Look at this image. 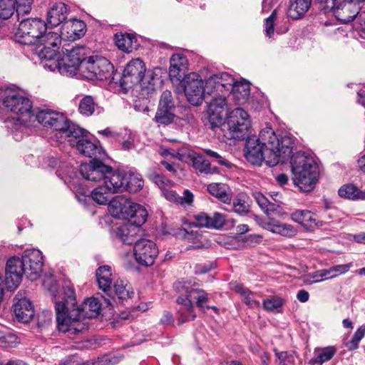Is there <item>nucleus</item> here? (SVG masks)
I'll return each instance as SVG.
<instances>
[{
  "label": "nucleus",
  "mask_w": 365,
  "mask_h": 365,
  "mask_svg": "<svg viewBox=\"0 0 365 365\" xmlns=\"http://www.w3.org/2000/svg\"><path fill=\"white\" fill-rule=\"evenodd\" d=\"M244 150L246 160L254 165L263 161L273 167L290 158L294 184L302 191L314 189L319 178V167L311 150H302L297 138H246Z\"/></svg>",
  "instance_id": "nucleus-1"
},
{
  "label": "nucleus",
  "mask_w": 365,
  "mask_h": 365,
  "mask_svg": "<svg viewBox=\"0 0 365 365\" xmlns=\"http://www.w3.org/2000/svg\"><path fill=\"white\" fill-rule=\"evenodd\" d=\"M52 295L59 331L76 334L88 329V319L81 315V311L74 309L76 306V295L70 280H65L61 289Z\"/></svg>",
  "instance_id": "nucleus-2"
},
{
  "label": "nucleus",
  "mask_w": 365,
  "mask_h": 365,
  "mask_svg": "<svg viewBox=\"0 0 365 365\" xmlns=\"http://www.w3.org/2000/svg\"><path fill=\"white\" fill-rule=\"evenodd\" d=\"M154 76L155 73L151 71L146 73L145 63L141 59L135 58L124 68L120 86L125 90L133 87L139 88L142 91V98H145V94L149 95L155 91Z\"/></svg>",
  "instance_id": "nucleus-3"
},
{
  "label": "nucleus",
  "mask_w": 365,
  "mask_h": 365,
  "mask_svg": "<svg viewBox=\"0 0 365 365\" xmlns=\"http://www.w3.org/2000/svg\"><path fill=\"white\" fill-rule=\"evenodd\" d=\"M36 118L43 127L64 134L66 137H87L90 134L61 112L41 110L37 113Z\"/></svg>",
  "instance_id": "nucleus-4"
},
{
  "label": "nucleus",
  "mask_w": 365,
  "mask_h": 365,
  "mask_svg": "<svg viewBox=\"0 0 365 365\" xmlns=\"http://www.w3.org/2000/svg\"><path fill=\"white\" fill-rule=\"evenodd\" d=\"M0 99L7 110L18 115L20 118H30L34 115L32 101L16 89H4Z\"/></svg>",
  "instance_id": "nucleus-5"
},
{
  "label": "nucleus",
  "mask_w": 365,
  "mask_h": 365,
  "mask_svg": "<svg viewBox=\"0 0 365 365\" xmlns=\"http://www.w3.org/2000/svg\"><path fill=\"white\" fill-rule=\"evenodd\" d=\"M113 66L106 58L89 56L81 65V75L89 80L106 81L113 79Z\"/></svg>",
  "instance_id": "nucleus-6"
},
{
  "label": "nucleus",
  "mask_w": 365,
  "mask_h": 365,
  "mask_svg": "<svg viewBox=\"0 0 365 365\" xmlns=\"http://www.w3.org/2000/svg\"><path fill=\"white\" fill-rule=\"evenodd\" d=\"M227 128L231 137H256L251 134V120L247 111L237 108L230 111L220 130Z\"/></svg>",
  "instance_id": "nucleus-7"
},
{
  "label": "nucleus",
  "mask_w": 365,
  "mask_h": 365,
  "mask_svg": "<svg viewBox=\"0 0 365 365\" xmlns=\"http://www.w3.org/2000/svg\"><path fill=\"white\" fill-rule=\"evenodd\" d=\"M113 207H114L113 215L118 218L128 220V224L136 226L138 229L147 220V210L140 204L125 200L123 202H115Z\"/></svg>",
  "instance_id": "nucleus-8"
},
{
  "label": "nucleus",
  "mask_w": 365,
  "mask_h": 365,
  "mask_svg": "<svg viewBox=\"0 0 365 365\" xmlns=\"http://www.w3.org/2000/svg\"><path fill=\"white\" fill-rule=\"evenodd\" d=\"M19 21L20 23L15 36L18 42L21 44H36L41 34L47 31L46 23L39 19H26Z\"/></svg>",
  "instance_id": "nucleus-9"
},
{
  "label": "nucleus",
  "mask_w": 365,
  "mask_h": 365,
  "mask_svg": "<svg viewBox=\"0 0 365 365\" xmlns=\"http://www.w3.org/2000/svg\"><path fill=\"white\" fill-rule=\"evenodd\" d=\"M143 182L140 174L116 171L110 176L112 189L118 192L128 191L135 193L143 188Z\"/></svg>",
  "instance_id": "nucleus-10"
},
{
  "label": "nucleus",
  "mask_w": 365,
  "mask_h": 365,
  "mask_svg": "<svg viewBox=\"0 0 365 365\" xmlns=\"http://www.w3.org/2000/svg\"><path fill=\"white\" fill-rule=\"evenodd\" d=\"M62 37L56 32L45 31L41 34L37 43L36 53L41 59L52 60L56 56Z\"/></svg>",
  "instance_id": "nucleus-11"
},
{
  "label": "nucleus",
  "mask_w": 365,
  "mask_h": 365,
  "mask_svg": "<svg viewBox=\"0 0 365 365\" xmlns=\"http://www.w3.org/2000/svg\"><path fill=\"white\" fill-rule=\"evenodd\" d=\"M115 172L110 166L105 165L98 159H93L89 163H83L79 168V173L84 179L93 182L103 180V183L110 178L109 176L115 174Z\"/></svg>",
  "instance_id": "nucleus-12"
},
{
  "label": "nucleus",
  "mask_w": 365,
  "mask_h": 365,
  "mask_svg": "<svg viewBox=\"0 0 365 365\" xmlns=\"http://www.w3.org/2000/svg\"><path fill=\"white\" fill-rule=\"evenodd\" d=\"M329 6L336 19L344 24L357 19L360 14L361 6L357 0H332Z\"/></svg>",
  "instance_id": "nucleus-13"
},
{
  "label": "nucleus",
  "mask_w": 365,
  "mask_h": 365,
  "mask_svg": "<svg viewBox=\"0 0 365 365\" xmlns=\"http://www.w3.org/2000/svg\"><path fill=\"white\" fill-rule=\"evenodd\" d=\"M133 250L136 262L145 267L153 265L159 253L156 244L145 238L137 240L135 242Z\"/></svg>",
  "instance_id": "nucleus-14"
},
{
  "label": "nucleus",
  "mask_w": 365,
  "mask_h": 365,
  "mask_svg": "<svg viewBox=\"0 0 365 365\" xmlns=\"http://www.w3.org/2000/svg\"><path fill=\"white\" fill-rule=\"evenodd\" d=\"M183 81L184 92L187 101L193 106L201 104L205 91L203 81L199 75L190 73L185 76Z\"/></svg>",
  "instance_id": "nucleus-15"
},
{
  "label": "nucleus",
  "mask_w": 365,
  "mask_h": 365,
  "mask_svg": "<svg viewBox=\"0 0 365 365\" xmlns=\"http://www.w3.org/2000/svg\"><path fill=\"white\" fill-rule=\"evenodd\" d=\"M174 287L179 292L180 296L187 299L191 303L195 302L196 306L202 312H205V307H207L209 302V294L205 290L180 282L175 283Z\"/></svg>",
  "instance_id": "nucleus-16"
},
{
  "label": "nucleus",
  "mask_w": 365,
  "mask_h": 365,
  "mask_svg": "<svg viewBox=\"0 0 365 365\" xmlns=\"http://www.w3.org/2000/svg\"><path fill=\"white\" fill-rule=\"evenodd\" d=\"M208 121L212 129L220 128L227 116V103L225 97L213 98L207 106Z\"/></svg>",
  "instance_id": "nucleus-17"
},
{
  "label": "nucleus",
  "mask_w": 365,
  "mask_h": 365,
  "mask_svg": "<svg viewBox=\"0 0 365 365\" xmlns=\"http://www.w3.org/2000/svg\"><path fill=\"white\" fill-rule=\"evenodd\" d=\"M23 274H26L24 262L17 257L7 260L5 268V284L7 289H15L20 284Z\"/></svg>",
  "instance_id": "nucleus-18"
},
{
  "label": "nucleus",
  "mask_w": 365,
  "mask_h": 365,
  "mask_svg": "<svg viewBox=\"0 0 365 365\" xmlns=\"http://www.w3.org/2000/svg\"><path fill=\"white\" fill-rule=\"evenodd\" d=\"M27 277L32 281L36 280L42 271L43 255L40 250L36 249L26 250L21 257Z\"/></svg>",
  "instance_id": "nucleus-19"
},
{
  "label": "nucleus",
  "mask_w": 365,
  "mask_h": 365,
  "mask_svg": "<svg viewBox=\"0 0 365 365\" xmlns=\"http://www.w3.org/2000/svg\"><path fill=\"white\" fill-rule=\"evenodd\" d=\"M86 25L78 19L66 21L60 28L61 36L66 41H76L86 34Z\"/></svg>",
  "instance_id": "nucleus-20"
},
{
  "label": "nucleus",
  "mask_w": 365,
  "mask_h": 365,
  "mask_svg": "<svg viewBox=\"0 0 365 365\" xmlns=\"http://www.w3.org/2000/svg\"><path fill=\"white\" fill-rule=\"evenodd\" d=\"M187 59L182 54H173L170 60L169 77L172 81L184 80L187 68Z\"/></svg>",
  "instance_id": "nucleus-21"
},
{
  "label": "nucleus",
  "mask_w": 365,
  "mask_h": 365,
  "mask_svg": "<svg viewBox=\"0 0 365 365\" xmlns=\"http://www.w3.org/2000/svg\"><path fill=\"white\" fill-rule=\"evenodd\" d=\"M76 148L81 155L93 159L101 158L104 154L102 148L98 145L97 138H93V140L90 138H79Z\"/></svg>",
  "instance_id": "nucleus-22"
},
{
  "label": "nucleus",
  "mask_w": 365,
  "mask_h": 365,
  "mask_svg": "<svg viewBox=\"0 0 365 365\" xmlns=\"http://www.w3.org/2000/svg\"><path fill=\"white\" fill-rule=\"evenodd\" d=\"M14 302V312L16 318L24 323L30 322L35 313L31 302L25 297H16Z\"/></svg>",
  "instance_id": "nucleus-23"
},
{
  "label": "nucleus",
  "mask_w": 365,
  "mask_h": 365,
  "mask_svg": "<svg viewBox=\"0 0 365 365\" xmlns=\"http://www.w3.org/2000/svg\"><path fill=\"white\" fill-rule=\"evenodd\" d=\"M225 215L219 212H215L212 216L200 212L195 216V220L198 227L219 229L225 225Z\"/></svg>",
  "instance_id": "nucleus-24"
},
{
  "label": "nucleus",
  "mask_w": 365,
  "mask_h": 365,
  "mask_svg": "<svg viewBox=\"0 0 365 365\" xmlns=\"http://www.w3.org/2000/svg\"><path fill=\"white\" fill-rule=\"evenodd\" d=\"M106 180L103 185L98 186L91 192V200L99 205H106L110 200V194L118 193L117 191L112 189L113 185L110 183V178Z\"/></svg>",
  "instance_id": "nucleus-25"
},
{
  "label": "nucleus",
  "mask_w": 365,
  "mask_h": 365,
  "mask_svg": "<svg viewBox=\"0 0 365 365\" xmlns=\"http://www.w3.org/2000/svg\"><path fill=\"white\" fill-rule=\"evenodd\" d=\"M67 18L66 16V6L63 3H58L53 5L48 11L46 19V27L51 26V27L57 26L63 24Z\"/></svg>",
  "instance_id": "nucleus-26"
},
{
  "label": "nucleus",
  "mask_w": 365,
  "mask_h": 365,
  "mask_svg": "<svg viewBox=\"0 0 365 365\" xmlns=\"http://www.w3.org/2000/svg\"><path fill=\"white\" fill-rule=\"evenodd\" d=\"M176 302L180 304V307L178 309V324L180 325L187 322L194 320L196 314L194 311L193 304L187 299H184L182 296H179Z\"/></svg>",
  "instance_id": "nucleus-27"
},
{
  "label": "nucleus",
  "mask_w": 365,
  "mask_h": 365,
  "mask_svg": "<svg viewBox=\"0 0 365 365\" xmlns=\"http://www.w3.org/2000/svg\"><path fill=\"white\" fill-rule=\"evenodd\" d=\"M140 231L136 226L130 224H125L120 226L117 230V237L124 244L135 245L138 240V232Z\"/></svg>",
  "instance_id": "nucleus-28"
},
{
  "label": "nucleus",
  "mask_w": 365,
  "mask_h": 365,
  "mask_svg": "<svg viewBox=\"0 0 365 365\" xmlns=\"http://www.w3.org/2000/svg\"><path fill=\"white\" fill-rule=\"evenodd\" d=\"M292 219L306 228H313L318 225L316 214L307 210H297L292 213Z\"/></svg>",
  "instance_id": "nucleus-29"
},
{
  "label": "nucleus",
  "mask_w": 365,
  "mask_h": 365,
  "mask_svg": "<svg viewBox=\"0 0 365 365\" xmlns=\"http://www.w3.org/2000/svg\"><path fill=\"white\" fill-rule=\"evenodd\" d=\"M114 38L117 47L125 53H131L137 47V39L133 34L117 33Z\"/></svg>",
  "instance_id": "nucleus-30"
},
{
  "label": "nucleus",
  "mask_w": 365,
  "mask_h": 365,
  "mask_svg": "<svg viewBox=\"0 0 365 365\" xmlns=\"http://www.w3.org/2000/svg\"><path fill=\"white\" fill-rule=\"evenodd\" d=\"M101 304L98 299L92 297L86 299L81 306L74 307L81 311V315L87 319H91L97 317L101 311Z\"/></svg>",
  "instance_id": "nucleus-31"
},
{
  "label": "nucleus",
  "mask_w": 365,
  "mask_h": 365,
  "mask_svg": "<svg viewBox=\"0 0 365 365\" xmlns=\"http://www.w3.org/2000/svg\"><path fill=\"white\" fill-rule=\"evenodd\" d=\"M312 0H290L288 16L294 20L300 19L308 11Z\"/></svg>",
  "instance_id": "nucleus-32"
},
{
  "label": "nucleus",
  "mask_w": 365,
  "mask_h": 365,
  "mask_svg": "<svg viewBox=\"0 0 365 365\" xmlns=\"http://www.w3.org/2000/svg\"><path fill=\"white\" fill-rule=\"evenodd\" d=\"M96 275L99 288L104 292H109L112 284L110 267L103 265L98 267L96 270Z\"/></svg>",
  "instance_id": "nucleus-33"
},
{
  "label": "nucleus",
  "mask_w": 365,
  "mask_h": 365,
  "mask_svg": "<svg viewBox=\"0 0 365 365\" xmlns=\"http://www.w3.org/2000/svg\"><path fill=\"white\" fill-rule=\"evenodd\" d=\"M231 91L234 98L238 104L244 103L250 95V83L243 80L236 81L231 88Z\"/></svg>",
  "instance_id": "nucleus-34"
},
{
  "label": "nucleus",
  "mask_w": 365,
  "mask_h": 365,
  "mask_svg": "<svg viewBox=\"0 0 365 365\" xmlns=\"http://www.w3.org/2000/svg\"><path fill=\"white\" fill-rule=\"evenodd\" d=\"M268 227L274 233L279 234L285 237L295 235L297 231L294 227L289 224L281 223L273 218H270L267 223Z\"/></svg>",
  "instance_id": "nucleus-35"
},
{
  "label": "nucleus",
  "mask_w": 365,
  "mask_h": 365,
  "mask_svg": "<svg viewBox=\"0 0 365 365\" xmlns=\"http://www.w3.org/2000/svg\"><path fill=\"white\" fill-rule=\"evenodd\" d=\"M56 67L61 74L66 76L75 75L76 71H79V66L69 58L68 54L57 61Z\"/></svg>",
  "instance_id": "nucleus-36"
},
{
  "label": "nucleus",
  "mask_w": 365,
  "mask_h": 365,
  "mask_svg": "<svg viewBox=\"0 0 365 365\" xmlns=\"http://www.w3.org/2000/svg\"><path fill=\"white\" fill-rule=\"evenodd\" d=\"M339 195L349 200H364L365 192L360 190L358 187L352 184H347L341 186L339 191Z\"/></svg>",
  "instance_id": "nucleus-37"
},
{
  "label": "nucleus",
  "mask_w": 365,
  "mask_h": 365,
  "mask_svg": "<svg viewBox=\"0 0 365 365\" xmlns=\"http://www.w3.org/2000/svg\"><path fill=\"white\" fill-rule=\"evenodd\" d=\"M232 289L237 293L241 294L243 297V302L250 308H257L259 307V302L255 299H254L252 296V292L244 287L242 284L240 283H233Z\"/></svg>",
  "instance_id": "nucleus-38"
},
{
  "label": "nucleus",
  "mask_w": 365,
  "mask_h": 365,
  "mask_svg": "<svg viewBox=\"0 0 365 365\" xmlns=\"http://www.w3.org/2000/svg\"><path fill=\"white\" fill-rule=\"evenodd\" d=\"M208 192L220 201L227 202L230 200V197L226 190V185L222 183H211L207 185Z\"/></svg>",
  "instance_id": "nucleus-39"
},
{
  "label": "nucleus",
  "mask_w": 365,
  "mask_h": 365,
  "mask_svg": "<svg viewBox=\"0 0 365 365\" xmlns=\"http://www.w3.org/2000/svg\"><path fill=\"white\" fill-rule=\"evenodd\" d=\"M175 117V110L158 107L155 120L158 123L168 125L173 122Z\"/></svg>",
  "instance_id": "nucleus-40"
},
{
  "label": "nucleus",
  "mask_w": 365,
  "mask_h": 365,
  "mask_svg": "<svg viewBox=\"0 0 365 365\" xmlns=\"http://www.w3.org/2000/svg\"><path fill=\"white\" fill-rule=\"evenodd\" d=\"M96 107V104L93 98L91 96H86L80 101L78 110L81 114L90 116L93 114Z\"/></svg>",
  "instance_id": "nucleus-41"
},
{
  "label": "nucleus",
  "mask_w": 365,
  "mask_h": 365,
  "mask_svg": "<svg viewBox=\"0 0 365 365\" xmlns=\"http://www.w3.org/2000/svg\"><path fill=\"white\" fill-rule=\"evenodd\" d=\"M128 284L127 281L118 279L114 282L113 287L116 295L120 299H126L131 298L133 294V292L129 291Z\"/></svg>",
  "instance_id": "nucleus-42"
},
{
  "label": "nucleus",
  "mask_w": 365,
  "mask_h": 365,
  "mask_svg": "<svg viewBox=\"0 0 365 365\" xmlns=\"http://www.w3.org/2000/svg\"><path fill=\"white\" fill-rule=\"evenodd\" d=\"M69 58L79 66V71L81 73V65L88 58L85 57L84 47H75L71 50L66 49Z\"/></svg>",
  "instance_id": "nucleus-43"
},
{
  "label": "nucleus",
  "mask_w": 365,
  "mask_h": 365,
  "mask_svg": "<svg viewBox=\"0 0 365 365\" xmlns=\"http://www.w3.org/2000/svg\"><path fill=\"white\" fill-rule=\"evenodd\" d=\"M365 336V326L362 325L357 329V330L354 334L351 340L347 341L345 344V346L347 348L349 351H353L359 347V344L360 341Z\"/></svg>",
  "instance_id": "nucleus-44"
},
{
  "label": "nucleus",
  "mask_w": 365,
  "mask_h": 365,
  "mask_svg": "<svg viewBox=\"0 0 365 365\" xmlns=\"http://www.w3.org/2000/svg\"><path fill=\"white\" fill-rule=\"evenodd\" d=\"M15 10L14 0H0V19H9Z\"/></svg>",
  "instance_id": "nucleus-45"
},
{
  "label": "nucleus",
  "mask_w": 365,
  "mask_h": 365,
  "mask_svg": "<svg viewBox=\"0 0 365 365\" xmlns=\"http://www.w3.org/2000/svg\"><path fill=\"white\" fill-rule=\"evenodd\" d=\"M336 349L334 346H327L321 350L312 361L317 364H322L329 361L336 354Z\"/></svg>",
  "instance_id": "nucleus-46"
},
{
  "label": "nucleus",
  "mask_w": 365,
  "mask_h": 365,
  "mask_svg": "<svg viewBox=\"0 0 365 365\" xmlns=\"http://www.w3.org/2000/svg\"><path fill=\"white\" fill-rule=\"evenodd\" d=\"M158 107L172 109L173 110H176L173 97L172 93L170 91L165 90L162 93L160 97Z\"/></svg>",
  "instance_id": "nucleus-47"
},
{
  "label": "nucleus",
  "mask_w": 365,
  "mask_h": 365,
  "mask_svg": "<svg viewBox=\"0 0 365 365\" xmlns=\"http://www.w3.org/2000/svg\"><path fill=\"white\" fill-rule=\"evenodd\" d=\"M245 196H239L233 200L234 211L240 215H245L250 211V204Z\"/></svg>",
  "instance_id": "nucleus-48"
},
{
  "label": "nucleus",
  "mask_w": 365,
  "mask_h": 365,
  "mask_svg": "<svg viewBox=\"0 0 365 365\" xmlns=\"http://www.w3.org/2000/svg\"><path fill=\"white\" fill-rule=\"evenodd\" d=\"M218 82V86H220L221 89L223 88L230 90L235 82V79L228 73H217V78Z\"/></svg>",
  "instance_id": "nucleus-49"
},
{
  "label": "nucleus",
  "mask_w": 365,
  "mask_h": 365,
  "mask_svg": "<svg viewBox=\"0 0 365 365\" xmlns=\"http://www.w3.org/2000/svg\"><path fill=\"white\" fill-rule=\"evenodd\" d=\"M123 356L121 355H105L91 361V365H115L119 363Z\"/></svg>",
  "instance_id": "nucleus-50"
},
{
  "label": "nucleus",
  "mask_w": 365,
  "mask_h": 365,
  "mask_svg": "<svg viewBox=\"0 0 365 365\" xmlns=\"http://www.w3.org/2000/svg\"><path fill=\"white\" fill-rule=\"evenodd\" d=\"M32 0H14V6L16 5V11L19 20L21 14H28L31 10Z\"/></svg>",
  "instance_id": "nucleus-51"
},
{
  "label": "nucleus",
  "mask_w": 365,
  "mask_h": 365,
  "mask_svg": "<svg viewBox=\"0 0 365 365\" xmlns=\"http://www.w3.org/2000/svg\"><path fill=\"white\" fill-rule=\"evenodd\" d=\"M283 299L279 297H272L263 301V308L266 311L272 312L280 308L283 305Z\"/></svg>",
  "instance_id": "nucleus-52"
},
{
  "label": "nucleus",
  "mask_w": 365,
  "mask_h": 365,
  "mask_svg": "<svg viewBox=\"0 0 365 365\" xmlns=\"http://www.w3.org/2000/svg\"><path fill=\"white\" fill-rule=\"evenodd\" d=\"M217 78V73L212 75L210 77H209L205 83L204 89L205 93H207L208 95H211L212 93H213L215 91H222V89L220 86H218V82L216 79Z\"/></svg>",
  "instance_id": "nucleus-53"
},
{
  "label": "nucleus",
  "mask_w": 365,
  "mask_h": 365,
  "mask_svg": "<svg viewBox=\"0 0 365 365\" xmlns=\"http://www.w3.org/2000/svg\"><path fill=\"white\" fill-rule=\"evenodd\" d=\"M192 165L200 173L206 174L210 173V163L205 160L202 156L193 157Z\"/></svg>",
  "instance_id": "nucleus-54"
},
{
  "label": "nucleus",
  "mask_w": 365,
  "mask_h": 365,
  "mask_svg": "<svg viewBox=\"0 0 365 365\" xmlns=\"http://www.w3.org/2000/svg\"><path fill=\"white\" fill-rule=\"evenodd\" d=\"M264 212L269 216V219H274V217H283L284 215H287V213L283 211V209L279 205L272 202L267 205Z\"/></svg>",
  "instance_id": "nucleus-55"
},
{
  "label": "nucleus",
  "mask_w": 365,
  "mask_h": 365,
  "mask_svg": "<svg viewBox=\"0 0 365 365\" xmlns=\"http://www.w3.org/2000/svg\"><path fill=\"white\" fill-rule=\"evenodd\" d=\"M149 178L160 188L161 191L167 187H170L172 185V182L170 180H168L165 178V176L160 174H150Z\"/></svg>",
  "instance_id": "nucleus-56"
},
{
  "label": "nucleus",
  "mask_w": 365,
  "mask_h": 365,
  "mask_svg": "<svg viewBox=\"0 0 365 365\" xmlns=\"http://www.w3.org/2000/svg\"><path fill=\"white\" fill-rule=\"evenodd\" d=\"M277 17V11L274 10L270 16L265 20V32L266 35L269 38L274 36V21Z\"/></svg>",
  "instance_id": "nucleus-57"
},
{
  "label": "nucleus",
  "mask_w": 365,
  "mask_h": 365,
  "mask_svg": "<svg viewBox=\"0 0 365 365\" xmlns=\"http://www.w3.org/2000/svg\"><path fill=\"white\" fill-rule=\"evenodd\" d=\"M215 267L214 262H208L205 263L197 264L195 266V273L197 274H205L211 271Z\"/></svg>",
  "instance_id": "nucleus-58"
},
{
  "label": "nucleus",
  "mask_w": 365,
  "mask_h": 365,
  "mask_svg": "<svg viewBox=\"0 0 365 365\" xmlns=\"http://www.w3.org/2000/svg\"><path fill=\"white\" fill-rule=\"evenodd\" d=\"M170 187H167L161 191L163 195L170 202L179 203L180 196L175 191L170 190Z\"/></svg>",
  "instance_id": "nucleus-59"
},
{
  "label": "nucleus",
  "mask_w": 365,
  "mask_h": 365,
  "mask_svg": "<svg viewBox=\"0 0 365 365\" xmlns=\"http://www.w3.org/2000/svg\"><path fill=\"white\" fill-rule=\"evenodd\" d=\"M351 267L349 264H339L331 267V273H334L330 276V277H335L341 274L347 272Z\"/></svg>",
  "instance_id": "nucleus-60"
},
{
  "label": "nucleus",
  "mask_w": 365,
  "mask_h": 365,
  "mask_svg": "<svg viewBox=\"0 0 365 365\" xmlns=\"http://www.w3.org/2000/svg\"><path fill=\"white\" fill-rule=\"evenodd\" d=\"M331 274V268H329V269H322V270H319L317 272H315L313 278L314 279V282H319L321 280H322V278H325V279H331V277H330L329 274Z\"/></svg>",
  "instance_id": "nucleus-61"
},
{
  "label": "nucleus",
  "mask_w": 365,
  "mask_h": 365,
  "mask_svg": "<svg viewBox=\"0 0 365 365\" xmlns=\"http://www.w3.org/2000/svg\"><path fill=\"white\" fill-rule=\"evenodd\" d=\"M193 201V195L192 193L188 190H184V193H183V196L182 197H180V201H179V204H187V205H191V203Z\"/></svg>",
  "instance_id": "nucleus-62"
},
{
  "label": "nucleus",
  "mask_w": 365,
  "mask_h": 365,
  "mask_svg": "<svg viewBox=\"0 0 365 365\" xmlns=\"http://www.w3.org/2000/svg\"><path fill=\"white\" fill-rule=\"evenodd\" d=\"M173 322L174 319L172 313L165 311L162 318L160 319V323L164 325H168L173 324Z\"/></svg>",
  "instance_id": "nucleus-63"
},
{
  "label": "nucleus",
  "mask_w": 365,
  "mask_h": 365,
  "mask_svg": "<svg viewBox=\"0 0 365 365\" xmlns=\"http://www.w3.org/2000/svg\"><path fill=\"white\" fill-rule=\"evenodd\" d=\"M255 198L259 207L264 210L270 204V202L262 194H257Z\"/></svg>",
  "instance_id": "nucleus-64"
}]
</instances>
